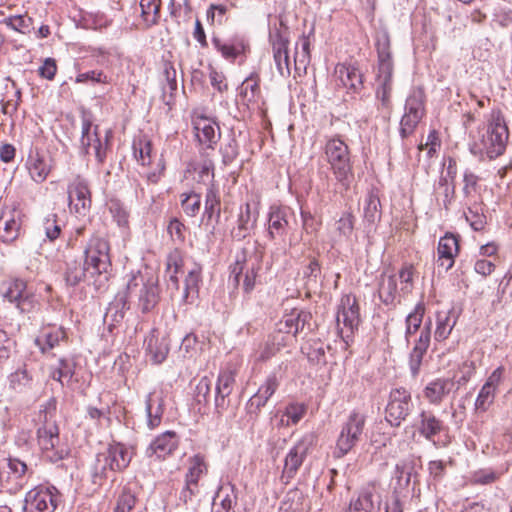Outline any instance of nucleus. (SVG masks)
<instances>
[{"label": "nucleus", "instance_id": "obj_39", "mask_svg": "<svg viewBox=\"0 0 512 512\" xmlns=\"http://www.w3.org/2000/svg\"><path fill=\"white\" fill-rule=\"evenodd\" d=\"M425 313V307L422 302L418 303L413 312L409 313L406 317V338L414 334L421 326L422 319Z\"/></svg>", "mask_w": 512, "mask_h": 512}, {"label": "nucleus", "instance_id": "obj_49", "mask_svg": "<svg viewBox=\"0 0 512 512\" xmlns=\"http://www.w3.org/2000/svg\"><path fill=\"white\" fill-rule=\"evenodd\" d=\"M380 201L375 196H369L365 200L364 219L369 224H374L380 218Z\"/></svg>", "mask_w": 512, "mask_h": 512}, {"label": "nucleus", "instance_id": "obj_14", "mask_svg": "<svg viewBox=\"0 0 512 512\" xmlns=\"http://www.w3.org/2000/svg\"><path fill=\"white\" fill-rule=\"evenodd\" d=\"M69 206L75 213L85 216L91 207V193L87 183L77 178L68 187Z\"/></svg>", "mask_w": 512, "mask_h": 512}, {"label": "nucleus", "instance_id": "obj_60", "mask_svg": "<svg viewBox=\"0 0 512 512\" xmlns=\"http://www.w3.org/2000/svg\"><path fill=\"white\" fill-rule=\"evenodd\" d=\"M74 374V370L70 366V364L61 359L59 361V368L53 371L52 378L63 385V379H71Z\"/></svg>", "mask_w": 512, "mask_h": 512}, {"label": "nucleus", "instance_id": "obj_55", "mask_svg": "<svg viewBox=\"0 0 512 512\" xmlns=\"http://www.w3.org/2000/svg\"><path fill=\"white\" fill-rule=\"evenodd\" d=\"M211 386L212 383L208 377H203L199 380L195 390V400L198 404L208 403Z\"/></svg>", "mask_w": 512, "mask_h": 512}, {"label": "nucleus", "instance_id": "obj_1", "mask_svg": "<svg viewBox=\"0 0 512 512\" xmlns=\"http://www.w3.org/2000/svg\"><path fill=\"white\" fill-rule=\"evenodd\" d=\"M508 139L509 130L505 117L501 110L494 109L487 120L485 131L470 144V151L481 159L486 157L492 160L505 152Z\"/></svg>", "mask_w": 512, "mask_h": 512}, {"label": "nucleus", "instance_id": "obj_41", "mask_svg": "<svg viewBox=\"0 0 512 512\" xmlns=\"http://www.w3.org/2000/svg\"><path fill=\"white\" fill-rule=\"evenodd\" d=\"M259 93V78L257 75L251 74L243 81L240 94L245 100L252 102L255 101Z\"/></svg>", "mask_w": 512, "mask_h": 512}, {"label": "nucleus", "instance_id": "obj_4", "mask_svg": "<svg viewBox=\"0 0 512 512\" xmlns=\"http://www.w3.org/2000/svg\"><path fill=\"white\" fill-rule=\"evenodd\" d=\"M132 459V453L121 443H113L108 448L96 455L91 469L92 482L102 485L108 477V471H122L128 467Z\"/></svg>", "mask_w": 512, "mask_h": 512}, {"label": "nucleus", "instance_id": "obj_30", "mask_svg": "<svg viewBox=\"0 0 512 512\" xmlns=\"http://www.w3.org/2000/svg\"><path fill=\"white\" fill-rule=\"evenodd\" d=\"M164 400L160 394L150 393L146 399L147 425L150 429L158 427L164 412Z\"/></svg>", "mask_w": 512, "mask_h": 512}, {"label": "nucleus", "instance_id": "obj_53", "mask_svg": "<svg viewBox=\"0 0 512 512\" xmlns=\"http://www.w3.org/2000/svg\"><path fill=\"white\" fill-rule=\"evenodd\" d=\"M158 290H140L139 306L143 312L150 311L158 302Z\"/></svg>", "mask_w": 512, "mask_h": 512}, {"label": "nucleus", "instance_id": "obj_48", "mask_svg": "<svg viewBox=\"0 0 512 512\" xmlns=\"http://www.w3.org/2000/svg\"><path fill=\"white\" fill-rule=\"evenodd\" d=\"M234 382L235 375L233 371L225 370L220 372L217 379L216 392L224 395H230L233 390Z\"/></svg>", "mask_w": 512, "mask_h": 512}, {"label": "nucleus", "instance_id": "obj_12", "mask_svg": "<svg viewBox=\"0 0 512 512\" xmlns=\"http://www.w3.org/2000/svg\"><path fill=\"white\" fill-rule=\"evenodd\" d=\"M38 445L44 456L52 463H56L67 455L65 447H60L59 428L57 424L39 426L37 428Z\"/></svg>", "mask_w": 512, "mask_h": 512}, {"label": "nucleus", "instance_id": "obj_57", "mask_svg": "<svg viewBox=\"0 0 512 512\" xmlns=\"http://www.w3.org/2000/svg\"><path fill=\"white\" fill-rule=\"evenodd\" d=\"M274 61L279 74L283 77L290 75L288 49L273 51Z\"/></svg>", "mask_w": 512, "mask_h": 512}, {"label": "nucleus", "instance_id": "obj_26", "mask_svg": "<svg viewBox=\"0 0 512 512\" xmlns=\"http://www.w3.org/2000/svg\"><path fill=\"white\" fill-rule=\"evenodd\" d=\"M453 386V379L437 378L425 386L423 395L429 403L439 405L443 399L451 392Z\"/></svg>", "mask_w": 512, "mask_h": 512}, {"label": "nucleus", "instance_id": "obj_20", "mask_svg": "<svg viewBox=\"0 0 512 512\" xmlns=\"http://www.w3.org/2000/svg\"><path fill=\"white\" fill-rule=\"evenodd\" d=\"M194 130L199 143L213 149L220 138L219 126L206 117H197L194 120Z\"/></svg>", "mask_w": 512, "mask_h": 512}, {"label": "nucleus", "instance_id": "obj_61", "mask_svg": "<svg viewBox=\"0 0 512 512\" xmlns=\"http://www.w3.org/2000/svg\"><path fill=\"white\" fill-rule=\"evenodd\" d=\"M43 227H44L45 235L49 240L53 241L56 238H58L61 228L56 222L55 214L49 215L45 219Z\"/></svg>", "mask_w": 512, "mask_h": 512}, {"label": "nucleus", "instance_id": "obj_35", "mask_svg": "<svg viewBox=\"0 0 512 512\" xmlns=\"http://www.w3.org/2000/svg\"><path fill=\"white\" fill-rule=\"evenodd\" d=\"M405 114L413 115L416 117H423L424 115V93L421 89H414L405 103Z\"/></svg>", "mask_w": 512, "mask_h": 512}, {"label": "nucleus", "instance_id": "obj_45", "mask_svg": "<svg viewBox=\"0 0 512 512\" xmlns=\"http://www.w3.org/2000/svg\"><path fill=\"white\" fill-rule=\"evenodd\" d=\"M496 391L488 385H483L475 402L477 411L486 412L493 404Z\"/></svg>", "mask_w": 512, "mask_h": 512}, {"label": "nucleus", "instance_id": "obj_17", "mask_svg": "<svg viewBox=\"0 0 512 512\" xmlns=\"http://www.w3.org/2000/svg\"><path fill=\"white\" fill-rule=\"evenodd\" d=\"M212 42L217 51L221 53L222 57L230 62H234L237 58H241L243 61L247 51H249L248 42L240 36H235L224 41L213 38Z\"/></svg>", "mask_w": 512, "mask_h": 512}, {"label": "nucleus", "instance_id": "obj_5", "mask_svg": "<svg viewBox=\"0 0 512 512\" xmlns=\"http://www.w3.org/2000/svg\"><path fill=\"white\" fill-rule=\"evenodd\" d=\"M85 267L90 278H95L92 284L100 288L108 280L110 267L109 244L102 238H92L85 249Z\"/></svg>", "mask_w": 512, "mask_h": 512}, {"label": "nucleus", "instance_id": "obj_50", "mask_svg": "<svg viewBox=\"0 0 512 512\" xmlns=\"http://www.w3.org/2000/svg\"><path fill=\"white\" fill-rule=\"evenodd\" d=\"M182 258L180 252L175 250L169 254L167 259V273L174 285H177V274L181 271Z\"/></svg>", "mask_w": 512, "mask_h": 512}, {"label": "nucleus", "instance_id": "obj_28", "mask_svg": "<svg viewBox=\"0 0 512 512\" xmlns=\"http://www.w3.org/2000/svg\"><path fill=\"white\" fill-rule=\"evenodd\" d=\"M146 350L151 355L154 363H162L169 353V339L165 336L159 337L157 329H153L145 340Z\"/></svg>", "mask_w": 512, "mask_h": 512}, {"label": "nucleus", "instance_id": "obj_10", "mask_svg": "<svg viewBox=\"0 0 512 512\" xmlns=\"http://www.w3.org/2000/svg\"><path fill=\"white\" fill-rule=\"evenodd\" d=\"M256 262L246 249L236 254L235 262L230 266L229 283L238 288H252L256 279Z\"/></svg>", "mask_w": 512, "mask_h": 512}, {"label": "nucleus", "instance_id": "obj_16", "mask_svg": "<svg viewBox=\"0 0 512 512\" xmlns=\"http://www.w3.org/2000/svg\"><path fill=\"white\" fill-rule=\"evenodd\" d=\"M22 212L17 208H5L0 213V238L12 242L20 234Z\"/></svg>", "mask_w": 512, "mask_h": 512}, {"label": "nucleus", "instance_id": "obj_18", "mask_svg": "<svg viewBox=\"0 0 512 512\" xmlns=\"http://www.w3.org/2000/svg\"><path fill=\"white\" fill-rule=\"evenodd\" d=\"M179 438L173 431H167L154 439L146 449V456L149 458L165 459L178 447Z\"/></svg>", "mask_w": 512, "mask_h": 512}, {"label": "nucleus", "instance_id": "obj_42", "mask_svg": "<svg viewBox=\"0 0 512 512\" xmlns=\"http://www.w3.org/2000/svg\"><path fill=\"white\" fill-rule=\"evenodd\" d=\"M181 206L186 215L196 216L201 207V197L195 192L184 193L181 195Z\"/></svg>", "mask_w": 512, "mask_h": 512}, {"label": "nucleus", "instance_id": "obj_47", "mask_svg": "<svg viewBox=\"0 0 512 512\" xmlns=\"http://www.w3.org/2000/svg\"><path fill=\"white\" fill-rule=\"evenodd\" d=\"M88 277H90V274L86 271V267L81 268L79 266L69 268L65 274L66 283L69 286L79 285L82 280L86 282L88 286L93 285L87 281Z\"/></svg>", "mask_w": 512, "mask_h": 512}, {"label": "nucleus", "instance_id": "obj_36", "mask_svg": "<svg viewBox=\"0 0 512 512\" xmlns=\"http://www.w3.org/2000/svg\"><path fill=\"white\" fill-rule=\"evenodd\" d=\"M189 461L190 465L185 475V480H188V484L194 485L207 473V466L204 462V458L199 454L194 455Z\"/></svg>", "mask_w": 512, "mask_h": 512}, {"label": "nucleus", "instance_id": "obj_27", "mask_svg": "<svg viewBox=\"0 0 512 512\" xmlns=\"http://www.w3.org/2000/svg\"><path fill=\"white\" fill-rule=\"evenodd\" d=\"M459 249L458 239L452 234L441 237L438 243V265L445 270L454 264V257Z\"/></svg>", "mask_w": 512, "mask_h": 512}, {"label": "nucleus", "instance_id": "obj_51", "mask_svg": "<svg viewBox=\"0 0 512 512\" xmlns=\"http://www.w3.org/2000/svg\"><path fill=\"white\" fill-rule=\"evenodd\" d=\"M151 152L152 146L149 141L140 140L138 143L134 144L135 156L143 166L151 163Z\"/></svg>", "mask_w": 512, "mask_h": 512}, {"label": "nucleus", "instance_id": "obj_19", "mask_svg": "<svg viewBox=\"0 0 512 512\" xmlns=\"http://www.w3.org/2000/svg\"><path fill=\"white\" fill-rule=\"evenodd\" d=\"M381 499L373 486L363 488L356 499L350 501L348 512H379Z\"/></svg>", "mask_w": 512, "mask_h": 512}, {"label": "nucleus", "instance_id": "obj_33", "mask_svg": "<svg viewBox=\"0 0 512 512\" xmlns=\"http://www.w3.org/2000/svg\"><path fill=\"white\" fill-rule=\"evenodd\" d=\"M161 0H140L141 18L145 28L156 25L160 19Z\"/></svg>", "mask_w": 512, "mask_h": 512}, {"label": "nucleus", "instance_id": "obj_21", "mask_svg": "<svg viewBox=\"0 0 512 512\" xmlns=\"http://www.w3.org/2000/svg\"><path fill=\"white\" fill-rule=\"evenodd\" d=\"M281 376L278 372H271L265 382L259 387L258 391L250 398L249 406L255 407V411L259 412L266 405L268 400L276 392L280 385Z\"/></svg>", "mask_w": 512, "mask_h": 512}, {"label": "nucleus", "instance_id": "obj_40", "mask_svg": "<svg viewBox=\"0 0 512 512\" xmlns=\"http://www.w3.org/2000/svg\"><path fill=\"white\" fill-rule=\"evenodd\" d=\"M2 297L10 303H15L21 311H25L30 304L29 290H5Z\"/></svg>", "mask_w": 512, "mask_h": 512}, {"label": "nucleus", "instance_id": "obj_43", "mask_svg": "<svg viewBox=\"0 0 512 512\" xmlns=\"http://www.w3.org/2000/svg\"><path fill=\"white\" fill-rule=\"evenodd\" d=\"M65 333L58 329L55 332H49L44 335V339L37 338L35 343L39 346L43 353L50 351L59 344L61 340H65Z\"/></svg>", "mask_w": 512, "mask_h": 512}, {"label": "nucleus", "instance_id": "obj_34", "mask_svg": "<svg viewBox=\"0 0 512 512\" xmlns=\"http://www.w3.org/2000/svg\"><path fill=\"white\" fill-rule=\"evenodd\" d=\"M436 199L442 201L443 206L446 210L449 209L455 196V186L453 182L449 181L447 176L441 175L437 184L434 186Z\"/></svg>", "mask_w": 512, "mask_h": 512}, {"label": "nucleus", "instance_id": "obj_37", "mask_svg": "<svg viewBox=\"0 0 512 512\" xmlns=\"http://www.w3.org/2000/svg\"><path fill=\"white\" fill-rule=\"evenodd\" d=\"M255 222L256 215L252 214L250 204L247 203L244 210H241L239 215L238 228L235 233V237L239 239L245 238L249 230L253 228Z\"/></svg>", "mask_w": 512, "mask_h": 512}, {"label": "nucleus", "instance_id": "obj_62", "mask_svg": "<svg viewBox=\"0 0 512 512\" xmlns=\"http://www.w3.org/2000/svg\"><path fill=\"white\" fill-rule=\"evenodd\" d=\"M91 81L93 83H107V76L102 71H88L85 73H80L76 77L77 83H86Z\"/></svg>", "mask_w": 512, "mask_h": 512}, {"label": "nucleus", "instance_id": "obj_7", "mask_svg": "<svg viewBox=\"0 0 512 512\" xmlns=\"http://www.w3.org/2000/svg\"><path fill=\"white\" fill-rule=\"evenodd\" d=\"M317 442V436L310 432L304 434L285 456L284 466L280 480L284 484H289L297 475L300 467L303 465L308 453Z\"/></svg>", "mask_w": 512, "mask_h": 512}, {"label": "nucleus", "instance_id": "obj_59", "mask_svg": "<svg viewBox=\"0 0 512 512\" xmlns=\"http://www.w3.org/2000/svg\"><path fill=\"white\" fill-rule=\"evenodd\" d=\"M136 503V498L129 492H123L117 500L114 512H131Z\"/></svg>", "mask_w": 512, "mask_h": 512}, {"label": "nucleus", "instance_id": "obj_6", "mask_svg": "<svg viewBox=\"0 0 512 512\" xmlns=\"http://www.w3.org/2000/svg\"><path fill=\"white\" fill-rule=\"evenodd\" d=\"M360 323L358 300L352 293L346 294L341 299L337 313L338 334L346 346L353 342L354 334L358 331Z\"/></svg>", "mask_w": 512, "mask_h": 512}, {"label": "nucleus", "instance_id": "obj_32", "mask_svg": "<svg viewBox=\"0 0 512 512\" xmlns=\"http://www.w3.org/2000/svg\"><path fill=\"white\" fill-rule=\"evenodd\" d=\"M221 213V202H220V193L219 190L211 185L206 192L205 195V206H204V218L207 220H211L213 217L216 218V221L219 220Z\"/></svg>", "mask_w": 512, "mask_h": 512}, {"label": "nucleus", "instance_id": "obj_25", "mask_svg": "<svg viewBox=\"0 0 512 512\" xmlns=\"http://www.w3.org/2000/svg\"><path fill=\"white\" fill-rule=\"evenodd\" d=\"M312 315L309 312L303 310H293L290 314L284 317V320L281 324L284 327L280 328V331H285L286 333H292L296 336L298 333H302L306 330L311 331V321Z\"/></svg>", "mask_w": 512, "mask_h": 512}, {"label": "nucleus", "instance_id": "obj_9", "mask_svg": "<svg viewBox=\"0 0 512 512\" xmlns=\"http://www.w3.org/2000/svg\"><path fill=\"white\" fill-rule=\"evenodd\" d=\"M365 421V416L358 412L354 411L349 415L337 439L336 457H343L357 444L363 433Z\"/></svg>", "mask_w": 512, "mask_h": 512}, {"label": "nucleus", "instance_id": "obj_3", "mask_svg": "<svg viewBox=\"0 0 512 512\" xmlns=\"http://www.w3.org/2000/svg\"><path fill=\"white\" fill-rule=\"evenodd\" d=\"M324 153L337 182L345 189L354 178L351 153L347 143L338 135L326 140Z\"/></svg>", "mask_w": 512, "mask_h": 512}, {"label": "nucleus", "instance_id": "obj_2", "mask_svg": "<svg viewBox=\"0 0 512 512\" xmlns=\"http://www.w3.org/2000/svg\"><path fill=\"white\" fill-rule=\"evenodd\" d=\"M376 50L378 55V72L376 76V97L385 108L391 104L393 60L390 51V37L386 32L376 36Z\"/></svg>", "mask_w": 512, "mask_h": 512}, {"label": "nucleus", "instance_id": "obj_38", "mask_svg": "<svg viewBox=\"0 0 512 512\" xmlns=\"http://www.w3.org/2000/svg\"><path fill=\"white\" fill-rule=\"evenodd\" d=\"M3 24L22 34H28L32 29L33 20L27 15H14L5 18Z\"/></svg>", "mask_w": 512, "mask_h": 512}, {"label": "nucleus", "instance_id": "obj_15", "mask_svg": "<svg viewBox=\"0 0 512 512\" xmlns=\"http://www.w3.org/2000/svg\"><path fill=\"white\" fill-rule=\"evenodd\" d=\"M26 167L29 175L36 183L44 182L53 168V161L51 157L39 149L31 150L27 161Z\"/></svg>", "mask_w": 512, "mask_h": 512}, {"label": "nucleus", "instance_id": "obj_63", "mask_svg": "<svg viewBox=\"0 0 512 512\" xmlns=\"http://www.w3.org/2000/svg\"><path fill=\"white\" fill-rule=\"evenodd\" d=\"M168 233L174 241L182 242L185 239V225L177 218H174L169 222Z\"/></svg>", "mask_w": 512, "mask_h": 512}, {"label": "nucleus", "instance_id": "obj_64", "mask_svg": "<svg viewBox=\"0 0 512 512\" xmlns=\"http://www.w3.org/2000/svg\"><path fill=\"white\" fill-rule=\"evenodd\" d=\"M222 160L225 165L232 163L236 157L238 156V145L236 140L231 139L228 144H226L221 149Z\"/></svg>", "mask_w": 512, "mask_h": 512}, {"label": "nucleus", "instance_id": "obj_31", "mask_svg": "<svg viewBox=\"0 0 512 512\" xmlns=\"http://www.w3.org/2000/svg\"><path fill=\"white\" fill-rule=\"evenodd\" d=\"M269 41L273 51L288 49L289 28L281 15L278 17V23L270 27Z\"/></svg>", "mask_w": 512, "mask_h": 512}, {"label": "nucleus", "instance_id": "obj_11", "mask_svg": "<svg viewBox=\"0 0 512 512\" xmlns=\"http://www.w3.org/2000/svg\"><path fill=\"white\" fill-rule=\"evenodd\" d=\"M413 409L411 393L405 388H396L390 392L386 406V421L394 427H399Z\"/></svg>", "mask_w": 512, "mask_h": 512}, {"label": "nucleus", "instance_id": "obj_46", "mask_svg": "<svg viewBox=\"0 0 512 512\" xmlns=\"http://www.w3.org/2000/svg\"><path fill=\"white\" fill-rule=\"evenodd\" d=\"M10 386L16 391H22L24 388L28 387L32 381V377L29 374L28 370L23 367L16 370L9 377Z\"/></svg>", "mask_w": 512, "mask_h": 512}, {"label": "nucleus", "instance_id": "obj_44", "mask_svg": "<svg viewBox=\"0 0 512 512\" xmlns=\"http://www.w3.org/2000/svg\"><path fill=\"white\" fill-rule=\"evenodd\" d=\"M455 321L451 322L449 313L442 315L441 313H438L437 315V327L435 330V339L437 341H442L448 338L450 335L454 325Z\"/></svg>", "mask_w": 512, "mask_h": 512}, {"label": "nucleus", "instance_id": "obj_24", "mask_svg": "<svg viewBox=\"0 0 512 512\" xmlns=\"http://www.w3.org/2000/svg\"><path fill=\"white\" fill-rule=\"evenodd\" d=\"M335 76L343 87L354 92L363 86V75L354 65L338 64L335 67Z\"/></svg>", "mask_w": 512, "mask_h": 512}, {"label": "nucleus", "instance_id": "obj_23", "mask_svg": "<svg viewBox=\"0 0 512 512\" xmlns=\"http://www.w3.org/2000/svg\"><path fill=\"white\" fill-rule=\"evenodd\" d=\"M430 344V324L421 330L420 336L410 353L409 368L413 378L420 372L423 356Z\"/></svg>", "mask_w": 512, "mask_h": 512}, {"label": "nucleus", "instance_id": "obj_13", "mask_svg": "<svg viewBox=\"0 0 512 512\" xmlns=\"http://www.w3.org/2000/svg\"><path fill=\"white\" fill-rule=\"evenodd\" d=\"M7 468V477L3 479V489L15 494L27 484L32 471L24 461L17 457L7 458Z\"/></svg>", "mask_w": 512, "mask_h": 512}, {"label": "nucleus", "instance_id": "obj_54", "mask_svg": "<svg viewBox=\"0 0 512 512\" xmlns=\"http://www.w3.org/2000/svg\"><path fill=\"white\" fill-rule=\"evenodd\" d=\"M336 229L341 237L350 238L354 229V216L346 212L336 223Z\"/></svg>", "mask_w": 512, "mask_h": 512}, {"label": "nucleus", "instance_id": "obj_29", "mask_svg": "<svg viewBox=\"0 0 512 512\" xmlns=\"http://www.w3.org/2000/svg\"><path fill=\"white\" fill-rule=\"evenodd\" d=\"M291 212L287 207H271L269 213V228L268 233L271 238L283 236L289 226V216Z\"/></svg>", "mask_w": 512, "mask_h": 512}, {"label": "nucleus", "instance_id": "obj_22", "mask_svg": "<svg viewBox=\"0 0 512 512\" xmlns=\"http://www.w3.org/2000/svg\"><path fill=\"white\" fill-rule=\"evenodd\" d=\"M415 427L421 436L435 443L434 438L444 429V423L432 411L422 410Z\"/></svg>", "mask_w": 512, "mask_h": 512}, {"label": "nucleus", "instance_id": "obj_52", "mask_svg": "<svg viewBox=\"0 0 512 512\" xmlns=\"http://www.w3.org/2000/svg\"><path fill=\"white\" fill-rule=\"evenodd\" d=\"M55 404L49 402L47 405L41 406L37 417L35 418L36 425L39 426H48V424H56L54 420L55 413Z\"/></svg>", "mask_w": 512, "mask_h": 512}, {"label": "nucleus", "instance_id": "obj_8", "mask_svg": "<svg viewBox=\"0 0 512 512\" xmlns=\"http://www.w3.org/2000/svg\"><path fill=\"white\" fill-rule=\"evenodd\" d=\"M62 501V495L54 486L39 485L25 496L24 512H54Z\"/></svg>", "mask_w": 512, "mask_h": 512}, {"label": "nucleus", "instance_id": "obj_56", "mask_svg": "<svg viewBox=\"0 0 512 512\" xmlns=\"http://www.w3.org/2000/svg\"><path fill=\"white\" fill-rule=\"evenodd\" d=\"M422 118L413 115L405 114L402 116L400 121V135L401 137L407 138L414 133L415 128Z\"/></svg>", "mask_w": 512, "mask_h": 512}, {"label": "nucleus", "instance_id": "obj_58", "mask_svg": "<svg viewBox=\"0 0 512 512\" xmlns=\"http://www.w3.org/2000/svg\"><path fill=\"white\" fill-rule=\"evenodd\" d=\"M306 408L304 405L291 404L286 407L284 416H286V425L297 424L305 415Z\"/></svg>", "mask_w": 512, "mask_h": 512}]
</instances>
